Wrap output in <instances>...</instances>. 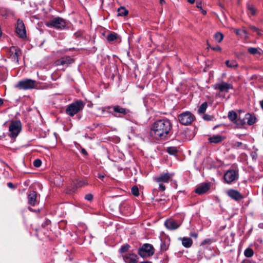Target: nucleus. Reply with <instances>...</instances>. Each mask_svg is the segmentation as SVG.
I'll use <instances>...</instances> for the list:
<instances>
[{
  "mask_svg": "<svg viewBox=\"0 0 263 263\" xmlns=\"http://www.w3.org/2000/svg\"><path fill=\"white\" fill-rule=\"evenodd\" d=\"M172 128V125L168 120H159L152 126L151 135L156 139L165 138Z\"/></svg>",
  "mask_w": 263,
  "mask_h": 263,
  "instance_id": "1",
  "label": "nucleus"
},
{
  "mask_svg": "<svg viewBox=\"0 0 263 263\" xmlns=\"http://www.w3.org/2000/svg\"><path fill=\"white\" fill-rule=\"evenodd\" d=\"M84 106V103L80 100H78L69 105L66 109V112L69 116L72 117L80 111L82 110Z\"/></svg>",
  "mask_w": 263,
  "mask_h": 263,
  "instance_id": "2",
  "label": "nucleus"
},
{
  "mask_svg": "<svg viewBox=\"0 0 263 263\" xmlns=\"http://www.w3.org/2000/svg\"><path fill=\"white\" fill-rule=\"evenodd\" d=\"M21 130V124L18 121L11 122L9 128V136L13 138H15Z\"/></svg>",
  "mask_w": 263,
  "mask_h": 263,
  "instance_id": "3",
  "label": "nucleus"
},
{
  "mask_svg": "<svg viewBox=\"0 0 263 263\" xmlns=\"http://www.w3.org/2000/svg\"><path fill=\"white\" fill-rule=\"evenodd\" d=\"M36 86V83L35 81L27 79L24 81L19 82L15 87L20 89H29L34 88Z\"/></svg>",
  "mask_w": 263,
  "mask_h": 263,
  "instance_id": "4",
  "label": "nucleus"
},
{
  "mask_svg": "<svg viewBox=\"0 0 263 263\" xmlns=\"http://www.w3.org/2000/svg\"><path fill=\"white\" fill-rule=\"evenodd\" d=\"M154 253L153 247L148 243L144 244L139 250V254L142 257L151 256Z\"/></svg>",
  "mask_w": 263,
  "mask_h": 263,
  "instance_id": "5",
  "label": "nucleus"
},
{
  "mask_svg": "<svg viewBox=\"0 0 263 263\" xmlns=\"http://www.w3.org/2000/svg\"><path fill=\"white\" fill-rule=\"evenodd\" d=\"M178 120L182 124L188 125L194 120V116L191 112L186 111L179 115Z\"/></svg>",
  "mask_w": 263,
  "mask_h": 263,
  "instance_id": "6",
  "label": "nucleus"
},
{
  "mask_svg": "<svg viewBox=\"0 0 263 263\" xmlns=\"http://www.w3.org/2000/svg\"><path fill=\"white\" fill-rule=\"evenodd\" d=\"M46 25L61 29L64 28L66 26V22L63 19L60 17H57L47 23Z\"/></svg>",
  "mask_w": 263,
  "mask_h": 263,
  "instance_id": "7",
  "label": "nucleus"
},
{
  "mask_svg": "<svg viewBox=\"0 0 263 263\" xmlns=\"http://www.w3.org/2000/svg\"><path fill=\"white\" fill-rule=\"evenodd\" d=\"M9 55L12 61L17 63L18 57L21 55V52L17 47L12 46L9 49Z\"/></svg>",
  "mask_w": 263,
  "mask_h": 263,
  "instance_id": "8",
  "label": "nucleus"
},
{
  "mask_svg": "<svg viewBox=\"0 0 263 263\" xmlns=\"http://www.w3.org/2000/svg\"><path fill=\"white\" fill-rule=\"evenodd\" d=\"M16 32L21 38H24L26 36L25 27L23 22L18 20L17 23L16 28Z\"/></svg>",
  "mask_w": 263,
  "mask_h": 263,
  "instance_id": "9",
  "label": "nucleus"
},
{
  "mask_svg": "<svg viewBox=\"0 0 263 263\" xmlns=\"http://www.w3.org/2000/svg\"><path fill=\"white\" fill-rule=\"evenodd\" d=\"M224 178L225 181H235L238 179V174L233 170H230L225 174Z\"/></svg>",
  "mask_w": 263,
  "mask_h": 263,
  "instance_id": "10",
  "label": "nucleus"
},
{
  "mask_svg": "<svg viewBox=\"0 0 263 263\" xmlns=\"http://www.w3.org/2000/svg\"><path fill=\"white\" fill-rule=\"evenodd\" d=\"M211 186L210 183H203L199 185L195 190L196 193L201 195L205 193Z\"/></svg>",
  "mask_w": 263,
  "mask_h": 263,
  "instance_id": "11",
  "label": "nucleus"
},
{
  "mask_svg": "<svg viewBox=\"0 0 263 263\" xmlns=\"http://www.w3.org/2000/svg\"><path fill=\"white\" fill-rule=\"evenodd\" d=\"M237 115L235 111H231L229 112L228 118L229 119L236 123L238 126H242L244 124L246 121L240 120V119H237Z\"/></svg>",
  "mask_w": 263,
  "mask_h": 263,
  "instance_id": "12",
  "label": "nucleus"
},
{
  "mask_svg": "<svg viewBox=\"0 0 263 263\" xmlns=\"http://www.w3.org/2000/svg\"><path fill=\"white\" fill-rule=\"evenodd\" d=\"M214 87L215 89H219L221 92H227L229 89L232 88L230 84L225 82L216 84L214 85Z\"/></svg>",
  "mask_w": 263,
  "mask_h": 263,
  "instance_id": "13",
  "label": "nucleus"
},
{
  "mask_svg": "<svg viewBox=\"0 0 263 263\" xmlns=\"http://www.w3.org/2000/svg\"><path fill=\"white\" fill-rule=\"evenodd\" d=\"M227 193L230 198L236 201L243 198V196L238 191L235 190H229Z\"/></svg>",
  "mask_w": 263,
  "mask_h": 263,
  "instance_id": "14",
  "label": "nucleus"
},
{
  "mask_svg": "<svg viewBox=\"0 0 263 263\" xmlns=\"http://www.w3.org/2000/svg\"><path fill=\"white\" fill-rule=\"evenodd\" d=\"M164 224L168 229L175 230L179 227L181 222H177L173 219H168L165 221Z\"/></svg>",
  "mask_w": 263,
  "mask_h": 263,
  "instance_id": "15",
  "label": "nucleus"
},
{
  "mask_svg": "<svg viewBox=\"0 0 263 263\" xmlns=\"http://www.w3.org/2000/svg\"><path fill=\"white\" fill-rule=\"evenodd\" d=\"M73 62V60L69 57H64L55 62L56 65L68 66Z\"/></svg>",
  "mask_w": 263,
  "mask_h": 263,
  "instance_id": "16",
  "label": "nucleus"
},
{
  "mask_svg": "<svg viewBox=\"0 0 263 263\" xmlns=\"http://www.w3.org/2000/svg\"><path fill=\"white\" fill-rule=\"evenodd\" d=\"M137 256L134 254H129L124 256L126 263H137Z\"/></svg>",
  "mask_w": 263,
  "mask_h": 263,
  "instance_id": "17",
  "label": "nucleus"
},
{
  "mask_svg": "<svg viewBox=\"0 0 263 263\" xmlns=\"http://www.w3.org/2000/svg\"><path fill=\"white\" fill-rule=\"evenodd\" d=\"M37 195L35 192H32L28 195V202L31 205H34L37 202Z\"/></svg>",
  "mask_w": 263,
  "mask_h": 263,
  "instance_id": "18",
  "label": "nucleus"
},
{
  "mask_svg": "<svg viewBox=\"0 0 263 263\" xmlns=\"http://www.w3.org/2000/svg\"><path fill=\"white\" fill-rule=\"evenodd\" d=\"M173 174L165 173L157 178V181H167L173 179Z\"/></svg>",
  "mask_w": 263,
  "mask_h": 263,
  "instance_id": "19",
  "label": "nucleus"
},
{
  "mask_svg": "<svg viewBox=\"0 0 263 263\" xmlns=\"http://www.w3.org/2000/svg\"><path fill=\"white\" fill-rule=\"evenodd\" d=\"M244 120H246L249 125H252L255 122L256 118L249 114H247L246 115Z\"/></svg>",
  "mask_w": 263,
  "mask_h": 263,
  "instance_id": "20",
  "label": "nucleus"
},
{
  "mask_svg": "<svg viewBox=\"0 0 263 263\" xmlns=\"http://www.w3.org/2000/svg\"><path fill=\"white\" fill-rule=\"evenodd\" d=\"M113 109L115 112L124 115L129 112V110L128 109L121 107L119 106H116L114 107Z\"/></svg>",
  "mask_w": 263,
  "mask_h": 263,
  "instance_id": "21",
  "label": "nucleus"
},
{
  "mask_svg": "<svg viewBox=\"0 0 263 263\" xmlns=\"http://www.w3.org/2000/svg\"><path fill=\"white\" fill-rule=\"evenodd\" d=\"M192 243L193 241L190 238L183 237L182 239V245L186 248L190 247L192 246Z\"/></svg>",
  "mask_w": 263,
  "mask_h": 263,
  "instance_id": "22",
  "label": "nucleus"
},
{
  "mask_svg": "<svg viewBox=\"0 0 263 263\" xmlns=\"http://www.w3.org/2000/svg\"><path fill=\"white\" fill-rule=\"evenodd\" d=\"M223 139L221 136L217 135L209 138V140L211 142L216 143L221 142Z\"/></svg>",
  "mask_w": 263,
  "mask_h": 263,
  "instance_id": "23",
  "label": "nucleus"
},
{
  "mask_svg": "<svg viewBox=\"0 0 263 263\" xmlns=\"http://www.w3.org/2000/svg\"><path fill=\"white\" fill-rule=\"evenodd\" d=\"M118 16H126L128 14V11L123 7H121L118 9Z\"/></svg>",
  "mask_w": 263,
  "mask_h": 263,
  "instance_id": "24",
  "label": "nucleus"
},
{
  "mask_svg": "<svg viewBox=\"0 0 263 263\" xmlns=\"http://www.w3.org/2000/svg\"><path fill=\"white\" fill-rule=\"evenodd\" d=\"M118 35L115 32H111L109 33L107 37V39L108 41L111 42L116 40L118 38Z\"/></svg>",
  "mask_w": 263,
  "mask_h": 263,
  "instance_id": "25",
  "label": "nucleus"
},
{
  "mask_svg": "<svg viewBox=\"0 0 263 263\" xmlns=\"http://www.w3.org/2000/svg\"><path fill=\"white\" fill-rule=\"evenodd\" d=\"M214 38L216 42L218 43H220L223 39V35L220 32H217L214 35Z\"/></svg>",
  "mask_w": 263,
  "mask_h": 263,
  "instance_id": "26",
  "label": "nucleus"
},
{
  "mask_svg": "<svg viewBox=\"0 0 263 263\" xmlns=\"http://www.w3.org/2000/svg\"><path fill=\"white\" fill-rule=\"evenodd\" d=\"M207 107H208L207 103L204 102L199 107V108L198 109V112L199 114H203L205 111V110L207 108Z\"/></svg>",
  "mask_w": 263,
  "mask_h": 263,
  "instance_id": "27",
  "label": "nucleus"
},
{
  "mask_svg": "<svg viewBox=\"0 0 263 263\" xmlns=\"http://www.w3.org/2000/svg\"><path fill=\"white\" fill-rule=\"evenodd\" d=\"M226 64L229 67H236L237 66V63L235 61L228 60L226 62Z\"/></svg>",
  "mask_w": 263,
  "mask_h": 263,
  "instance_id": "28",
  "label": "nucleus"
},
{
  "mask_svg": "<svg viewBox=\"0 0 263 263\" xmlns=\"http://www.w3.org/2000/svg\"><path fill=\"white\" fill-rule=\"evenodd\" d=\"M248 51L250 53H251L252 54H258L260 55L261 54L259 51V49L256 48H253V47L249 48L248 49Z\"/></svg>",
  "mask_w": 263,
  "mask_h": 263,
  "instance_id": "29",
  "label": "nucleus"
},
{
  "mask_svg": "<svg viewBox=\"0 0 263 263\" xmlns=\"http://www.w3.org/2000/svg\"><path fill=\"white\" fill-rule=\"evenodd\" d=\"M132 193L135 196H138L139 195V189L137 186L134 185L132 187L131 189Z\"/></svg>",
  "mask_w": 263,
  "mask_h": 263,
  "instance_id": "30",
  "label": "nucleus"
},
{
  "mask_svg": "<svg viewBox=\"0 0 263 263\" xmlns=\"http://www.w3.org/2000/svg\"><path fill=\"white\" fill-rule=\"evenodd\" d=\"M167 151L171 155H175L177 153L178 149L176 147H169L167 148Z\"/></svg>",
  "mask_w": 263,
  "mask_h": 263,
  "instance_id": "31",
  "label": "nucleus"
},
{
  "mask_svg": "<svg viewBox=\"0 0 263 263\" xmlns=\"http://www.w3.org/2000/svg\"><path fill=\"white\" fill-rule=\"evenodd\" d=\"M253 251L250 248H247L244 252L245 255L247 257H250L253 255Z\"/></svg>",
  "mask_w": 263,
  "mask_h": 263,
  "instance_id": "32",
  "label": "nucleus"
},
{
  "mask_svg": "<svg viewBox=\"0 0 263 263\" xmlns=\"http://www.w3.org/2000/svg\"><path fill=\"white\" fill-rule=\"evenodd\" d=\"M249 28L253 32H256L258 35L261 36L262 35L261 31L256 27L253 26H250L249 27Z\"/></svg>",
  "mask_w": 263,
  "mask_h": 263,
  "instance_id": "33",
  "label": "nucleus"
},
{
  "mask_svg": "<svg viewBox=\"0 0 263 263\" xmlns=\"http://www.w3.org/2000/svg\"><path fill=\"white\" fill-rule=\"evenodd\" d=\"M41 164H42V161L40 159H35L33 162L34 166L36 167H39L41 166Z\"/></svg>",
  "mask_w": 263,
  "mask_h": 263,
  "instance_id": "34",
  "label": "nucleus"
},
{
  "mask_svg": "<svg viewBox=\"0 0 263 263\" xmlns=\"http://www.w3.org/2000/svg\"><path fill=\"white\" fill-rule=\"evenodd\" d=\"M129 245H125V246H122L121 248H120V252L121 253H124V252H126L128 249H129Z\"/></svg>",
  "mask_w": 263,
  "mask_h": 263,
  "instance_id": "35",
  "label": "nucleus"
},
{
  "mask_svg": "<svg viewBox=\"0 0 263 263\" xmlns=\"http://www.w3.org/2000/svg\"><path fill=\"white\" fill-rule=\"evenodd\" d=\"M248 8L250 10V12L252 15L255 14V10L254 8V7L252 5H248Z\"/></svg>",
  "mask_w": 263,
  "mask_h": 263,
  "instance_id": "36",
  "label": "nucleus"
},
{
  "mask_svg": "<svg viewBox=\"0 0 263 263\" xmlns=\"http://www.w3.org/2000/svg\"><path fill=\"white\" fill-rule=\"evenodd\" d=\"M85 198L86 200H87L88 201H91V200H92V199L93 198V196L90 194H88L85 196Z\"/></svg>",
  "mask_w": 263,
  "mask_h": 263,
  "instance_id": "37",
  "label": "nucleus"
},
{
  "mask_svg": "<svg viewBox=\"0 0 263 263\" xmlns=\"http://www.w3.org/2000/svg\"><path fill=\"white\" fill-rule=\"evenodd\" d=\"M196 7L198 8L202 9L201 2L200 1H197V2H196Z\"/></svg>",
  "mask_w": 263,
  "mask_h": 263,
  "instance_id": "38",
  "label": "nucleus"
},
{
  "mask_svg": "<svg viewBox=\"0 0 263 263\" xmlns=\"http://www.w3.org/2000/svg\"><path fill=\"white\" fill-rule=\"evenodd\" d=\"M241 32L242 33V34H245L244 37H245V39H247L248 38V32H247V31L246 30H245V29L242 30Z\"/></svg>",
  "mask_w": 263,
  "mask_h": 263,
  "instance_id": "39",
  "label": "nucleus"
},
{
  "mask_svg": "<svg viewBox=\"0 0 263 263\" xmlns=\"http://www.w3.org/2000/svg\"><path fill=\"white\" fill-rule=\"evenodd\" d=\"M203 118L204 119V120H211V117L209 115H204V116L203 117Z\"/></svg>",
  "mask_w": 263,
  "mask_h": 263,
  "instance_id": "40",
  "label": "nucleus"
},
{
  "mask_svg": "<svg viewBox=\"0 0 263 263\" xmlns=\"http://www.w3.org/2000/svg\"><path fill=\"white\" fill-rule=\"evenodd\" d=\"M213 50H216V51H220L221 50V48L220 47V46H217L215 47H211Z\"/></svg>",
  "mask_w": 263,
  "mask_h": 263,
  "instance_id": "41",
  "label": "nucleus"
},
{
  "mask_svg": "<svg viewBox=\"0 0 263 263\" xmlns=\"http://www.w3.org/2000/svg\"><path fill=\"white\" fill-rule=\"evenodd\" d=\"M159 189L161 191H163L165 190V186L162 184L159 185Z\"/></svg>",
  "mask_w": 263,
  "mask_h": 263,
  "instance_id": "42",
  "label": "nucleus"
},
{
  "mask_svg": "<svg viewBox=\"0 0 263 263\" xmlns=\"http://www.w3.org/2000/svg\"><path fill=\"white\" fill-rule=\"evenodd\" d=\"M234 30H235L236 33V34L240 35L241 36H242V34L241 32L239 30L235 29Z\"/></svg>",
  "mask_w": 263,
  "mask_h": 263,
  "instance_id": "43",
  "label": "nucleus"
},
{
  "mask_svg": "<svg viewBox=\"0 0 263 263\" xmlns=\"http://www.w3.org/2000/svg\"><path fill=\"white\" fill-rule=\"evenodd\" d=\"M242 145V143L240 142H237L235 144V146L237 147L241 146Z\"/></svg>",
  "mask_w": 263,
  "mask_h": 263,
  "instance_id": "44",
  "label": "nucleus"
},
{
  "mask_svg": "<svg viewBox=\"0 0 263 263\" xmlns=\"http://www.w3.org/2000/svg\"><path fill=\"white\" fill-rule=\"evenodd\" d=\"M81 152L83 154H84L85 155H87V153L86 151L84 148H81Z\"/></svg>",
  "mask_w": 263,
  "mask_h": 263,
  "instance_id": "45",
  "label": "nucleus"
},
{
  "mask_svg": "<svg viewBox=\"0 0 263 263\" xmlns=\"http://www.w3.org/2000/svg\"><path fill=\"white\" fill-rule=\"evenodd\" d=\"M8 186H9V187H10L11 189H13L14 187V185L11 182H9L8 183Z\"/></svg>",
  "mask_w": 263,
  "mask_h": 263,
  "instance_id": "46",
  "label": "nucleus"
},
{
  "mask_svg": "<svg viewBox=\"0 0 263 263\" xmlns=\"http://www.w3.org/2000/svg\"><path fill=\"white\" fill-rule=\"evenodd\" d=\"M161 248L162 250H166V248H165V246L164 243H162L161 246Z\"/></svg>",
  "mask_w": 263,
  "mask_h": 263,
  "instance_id": "47",
  "label": "nucleus"
},
{
  "mask_svg": "<svg viewBox=\"0 0 263 263\" xmlns=\"http://www.w3.org/2000/svg\"><path fill=\"white\" fill-rule=\"evenodd\" d=\"M187 2L191 4H194L195 2V0H187Z\"/></svg>",
  "mask_w": 263,
  "mask_h": 263,
  "instance_id": "48",
  "label": "nucleus"
},
{
  "mask_svg": "<svg viewBox=\"0 0 263 263\" xmlns=\"http://www.w3.org/2000/svg\"><path fill=\"white\" fill-rule=\"evenodd\" d=\"M165 3V0H160V3L162 5V4H164Z\"/></svg>",
  "mask_w": 263,
  "mask_h": 263,
  "instance_id": "49",
  "label": "nucleus"
},
{
  "mask_svg": "<svg viewBox=\"0 0 263 263\" xmlns=\"http://www.w3.org/2000/svg\"><path fill=\"white\" fill-rule=\"evenodd\" d=\"M260 104L262 109H263V100L260 102Z\"/></svg>",
  "mask_w": 263,
  "mask_h": 263,
  "instance_id": "50",
  "label": "nucleus"
},
{
  "mask_svg": "<svg viewBox=\"0 0 263 263\" xmlns=\"http://www.w3.org/2000/svg\"><path fill=\"white\" fill-rule=\"evenodd\" d=\"M202 10V13L203 14V15H205L206 14V11L205 10H203L202 9H201Z\"/></svg>",
  "mask_w": 263,
  "mask_h": 263,
  "instance_id": "51",
  "label": "nucleus"
},
{
  "mask_svg": "<svg viewBox=\"0 0 263 263\" xmlns=\"http://www.w3.org/2000/svg\"><path fill=\"white\" fill-rule=\"evenodd\" d=\"M3 103V101L2 99H0V106L2 105Z\"/></svg>",
  "mask_w": 263,
  "mask_h": 263,
  "instance_id": "52",
  "label": "nucleus"
},
{
  "mask_svg": "<svg viewBox=\"0 0 263 263\" xmlns=\"http://www.w3.org/2000/svg\"><path fill=\"white\" fill-rule=\"evenodd\" d=\"M141 263H149V262L148 261H144V262H142Z\"/></svg>",
  "mask_w": 263,
  "mask_h": 263,
  "instance_id": "53",
  "label": "nucleus"
},
{
  "mask_svg": "<svg viewBox=\"0 0 263 263\" xmlns=\"http://www.w3.org/2000/svg\"><path fill=\"white\" fill-rule=\"evenodd\" d=\"M103 178V176H100V178L101 179H102Z\"/></svg>",
  "mask_w": 263,
  "mask_h": 263,
  "instance_id": "54",
  "label": "nucleus"
}]
</instances>
